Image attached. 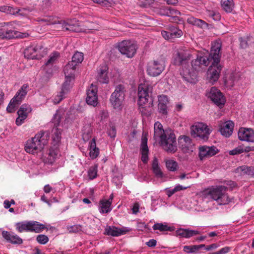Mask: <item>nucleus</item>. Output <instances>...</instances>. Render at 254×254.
Wrapping results in <instances>:
<instances>
[{
	"label": "nucleus",
	"mask_w": 254,
	"mask_h": 254,
	"mask_svg": "<svg viewBox=\"0 0 254 254\" xmlns=\"http://www.w3.org/2000/svg\"><path fill=\"white\" fill-rule=\"evenodd\" d=\"M167 16L171 17L173 20H178L179 18L178 15L181 14V12L178 10L169 6Z\"/></svg>",
	"instance_id": "nucleus-43"
},
{
	"label": "nucleus",
	"mask_w": 254,
	"mask_h": 254,
	"mask_svg": "<svg viewBox=\"0 0 254 254\" xmlns=\"http://www.w3.org/2000/svg\"><path fill=\"white\" fill-rule=\"evenodd\" d=\"M228 188L224 186H213L210 188L208 194L219 205L228 204L230 201L227 193Z\"/></svg>",
	"instance_id": "nucleus-5"
},
{
	"label": "nucleus",
	"mask_w": 254,
	"mask_h": 254,
	"mask_svg": "<svg viewBox=\"0 0 254 254\" xmlns=\"http://www.w3.org/2000/svg\"><path fill=\"white\" fill-rule=\"evenodd\" d=\"M99 154V150L98 148L90 150L89 155L92 159L96 158Z\"/></svg>",
	"instance_id": "nucleus-58"
},
{
	"label": "nucleus",
	"mask_w": 254,
	"mask_h": 254,
	"mask_svg": "<svg viewBox=\"0 0 254 254\" xmlns=\"http://www.w3.org/2000/svg\"><path fill=\"white\" fill-rule=\"evenodd\" d=\"M187 21L188 23L203 28L207 26V24L203 20L193 16H189Z\"/></svg>",
	"instance_id": "nucleus-32"
},
{
	"label": "nucleus",
	"mask_w": 254,
	"mask_h": 254,
	"mask_svg": "<svg viewBox=\"0 0 254 254\" xmlns=\"http://www.w3.org/2000/svg\"><path fill=\"white\" fill-rule=\"evenodd\" d=\"M209 15L215 21H218L221 19V15L218 12L210 11Z\"/></svg>",
	"instance_id": "nucleus-53"
},
{
	"label": "nucleus",
	"mask_w": 254,
	"mask_h": 254,
	"mask_svg": "<svg viewBox=\"0 0 254 254\" xmlns=\"http://www.w3.org/2000/svg\"><path fill=\"white\" fill-rule=\"evenodd\" d=\"M93 2L102 5L107 6L110 4L108 0H93Z\"/></svg>",
	"instance_id": "nucleus-62"
},
{
	"label": "nucleus",
	"mask_w": 254,
	"mask_h": 254,
	"mask_svg": "<svg viewBox=\"0 0 254 254\" xmlns=\"http://www.w3.org/2000/svg\"><path fill=\"white\" fill-rule=\"evenodd\" d=\"M36 240L39 244L45 245L49 241V238L46 235L40 234L37 236Z\"/></svg>",
	"instance_id": "nucleus-48"
},
{
	"label": "nucleus",
	"mask_w": 254,
	"mask_h": 254,
	"mask_svg": "<svg viewBox=\"0 0 254 254\" xmlns=\"http://www.w3.org/2000/svg\"><path fill=\"white\" fill-rule=\"evenodd\" d=\"M60 54L58 52H54L51 54L47 61L43 65L44 70L45 71L47 77H50L53 74V71L55 67L54 64L57 61Z\"/></svg>",
	"instance_id": "nucleus-15"
},
{
	"label": "nucleus",
	"mask_w": 254,
	"mask_h": 254,
	"mask_svg": "<svg viewBox=\"0 0 254 254\" xmlns=\"http://www.w3.org/2000/svg\"><path fill=\"white\" fill-rule=\"evenodd\" d=\"M67 230L69 233H78L81 231L82 226L80 225H74L67 227Z\"/></svg>",
	"instance_id": "nucleus-50"
},
{
	"label": "nucleus",
	"mask_w": 254,
	"mask_h": 254,
	"mask_svg": "<svg viewBox=\"0 0 254 254\" xmlns=\"http://www.w3.org/2000/svg\"><path fill=\"white\" fill-rule=\"evenodd\" d=\"M165 163L167 169L170 171L175 172L179 168L178 164L176 161L170 159L167 160Z\"/></svg>",
	"instance_id": "nucleus-42"
},
{
	"label": "nucleus",
	"mask_w": 254,
	"mask_h": 254,
	"mask_svg": "<svg viewBox=\"0 0 254 254\" xmlns=\"http://www.w3.org/2000/svg\"><path fill=\"white\" fill-rule=\"evenodd\" d=\"M214 52H212V54H214V63H212L210 66L207 71V76L209 81L212 84H214L216 82L219 77L220 73L222 70V66L220 64L221 55L220 54V46L218 44L214 46Z\"/></svg>",
	"instance_id": "nucleus-4"
},
{
	"label": "nucleus",
	"mask_w": 254,
	"mask_h": 254,
	"mask_svg": "<svg viewBox=\"0 0 254 254\" xmlns=\"http://www.w3.org/2000/svg\"><path fill=\"white\" fill-rule=\"evenodd\" d=\"M17 114L18 117L16 119L15 124L17 126H19L24 123V120L27 117L28 114L23 112V110L19 109L17 111Z\"/></svg>",
	"instance_id": "nucleus-38"
},
{
	"label": "nucleus",
	"mask_w": 254,
	"mask_h": 254,
	"mask_svg": "<svg viewBox=\"0 0 254 254\" xmlns=\"http://www.w3.org/2000/svg\"><path fill=\"white\" fill-rule=\"evenodd\" d=\"M58 24H60L64 31H69L71 32H79V28L77 25L72 24L66 22L64 20H59Z\"/></svg>",
	"instance_id": "nucleus-31"
},
{
	"label": "nucleus",
	"mask_w": 254,
	"mask_h": 254,
	"mask_svg": "<svg viewBox=\"0 0 254 254\" xmlns=\"http://www.w3.org/2000/svg\"><path fill=\"white\" fill-rule=\"evenodd\" d=\"M221 3L223 9L226 12L228 13L232 12L234 5L233 0H222Z\"/></svg>",
	"instance_id": "nucleus-39"
},
{
	"label": "nucleus",
	"mask_w": 254,
	"mask_h": 254,
	"mask_svg": "<svg viewBox=\"0 0 254 254\" xmlns=\"http://www.w3.org/2000/svg\"><path fill=\"white\" fill-rule=\"evenodd\" d=\"M234 127V123L228 121L220 126L219 131L223 136L229 137L233 133Z\"/></svg>",
	"instance_id": "nucleus-24"
},
{
	"label": "nucleus",
	"mask_w": 254,
	"mask_h": 254,
	"mask_svg": "<svg viewBox=\"0 0 254 254\" xmlns=\"http://www.w3.org/2000/svg\"><path fill=\"white\" fill-rule=\"evenodd\" d=\"M191 58L190 52L187 50L180 49L177 51L174 56L173 59V64L177 66H182L186 68L184 72L190 74L189 70H188L187 67L189 66V62Z\"/></svg>",
	"instance_id": "nucleus-8"
},
{
	"label": "nucleus",
	"mask_w": 254,
	"mask_h": 254,
	"mask_svg": "<svg viewBox=\"0 0 254 254\" xmlns=\"http://www.w3.org/2000/svg\"><path fill=\"white\" fill-rule=\"evenodd\" d=\"M108 134L111 138H115L116 136V129L115 127L112 126L108 131Z\"/></svg>",
	"instance_id": "nucleus-61"
},
{
	"label": "nucleus",
	"mask_w": 254,
	"mask_h": 254,
	"mask_svg": "<svg viewBox=\"0 0 254 254\" xmlns=\"http://www.w3.org/2000/svg\"><path fill=\"white\" fill-rule=\"evenodd\" d=\"M183 251L187 253H195L198 252L196 245L185 246L183 247Z\"/></svg>",
	"instance_id": "nucleus-46"
},
{
	"label": "nucleus",
	"mask_w": 254,
	"mask_h": 254,
	"mask_svg": "<svg viewBox=\"0 0 254 254\" xmlns=\"http://www.w3.org/2000/svg\"><path fill=\"white\" fill-rule=\"evenodd\" d=\"M157 242L154 239H150L148 242H146L145 244L150 248H154L156 245Z\"/></svg>",
	"instance_id": "nucleus-63"
},
{
	"label": "nucleus",
	"mask_w": 254,
	"mask_h": 254,
	"mask_svg": "<svg viewBox=\"0 0 254 254\" xmlns=\"http://www.w3.org/2000/svg\"><path fill=\"white\" fill-rule=\"evenodd\" d=\"M37 21L45 23L46 25L58 24L59 22L58 18L53 15L46 16L43 18H38Z\"/></svg>",
	"instance_id": "nucleus-35"
},
{
	"label": "nucleus",
	"mask_w": 254,
	"mask_h": 254,
	"mask_svg": "<svg viewBox=\"0 0 254 254\" xmlns=\"http://www.w3.org/2000/svg\"><path fill=\"white\" fill-rule=\"evenodd\" d=\"M75 69L76 66L74 65L68 63L64 69L65 77L74 79Z\"/></svg>",
	"instance_id": "nucleus-33"
},
{
	"label": "nucleus",
	"mask_w": 254,
	"mask_h": 254,
	"mask_svg": "<svg viewBox=\"0 0 254 254\" xmlns=\"http://www.w3.org/2000/svg\"><path fill=\"white\" fill-rule=\"evenodd\" d=\"M108 67L107 65L104 64L100 65L98 69V74L97 80L101 83H108L109 81L108 76Z\"/></svg>",
	"instance_id": "nucleus-23"
},
{
	"label": "nucleus",
	"mask_w": 254,
	"mask_h": 254,
	"mask_svg": "<svg viewBox=\"0 0 254 254\" xmlns=\"http://www.w3.org/2000/svg\"><path fill=\"white\" fill-rule=\"evenodd\" d=\"M154 135L160 138V144L168 152L174 153L177 148L175 135L171 131H164L160 123L157 122L154 125Z\"/></svg>",
	"instance_id": "nucleus-1"
},
{
	"label": "nucleus",
	"mask_w": 254,
	"mask_h": 254,
	"mask_svg": "<svg viewBox=\"0 0 254 254\" xmlns=\"http://www.w3.org/2000/svg\"><path fill=\"white\" fill-rule=\"evenodd\" d=\"M138 108L141 115L144 116H149L152 112L153 100L148 93V88L142 85L138 87Z\"/></svg>",
	"instance_id": "nucleus-2"
},
{
	"label": "nucleus",
	"mask_w": 254,
	"mask_h": 254,
	"mask_svg": "<svg viewBox=\"0 0 254 254\" xmlns=\"http://www.w3.org/2000/svg\"><path fill=\"white\" fill-rule=\"evenodd\" d=\"M218 152L219 150L214 146H202L199 148V157L202 160L204 158L213 156Z\"/></svg>",
	"instance_id": "nucleus-19"
},
{
	"label": "nucleus",
	"mask_w": 254,
	"mask_h": 254,
	"mask_svg": "<svg viewBox=\"0 0 254 254\" xmlns=\"http://www.w3.org/2000/svg\"><path fill=\"white\" fill-rule=\"evenodd\" d=\"M161 34L163 37L166 40H171L172 39L171 35H170V32L168 30V31H162L161 32Z\"/></svg>",
	"instance_id": "nucleus-64"
},
{
	"label": "nucleus",
	"mask_w": 254,
	"mask_h": 254,
	"mask_svg": "<svg viewBox=\"0 0 254 254\" xmlns=\"http://www.w3.org/2000/svg\"><path fill=\"white\" fill-rule=\"evenodd\" d=\"M165 60L161 57L159 59L150 62L148 64L147 71L152 76H157L160 74L165 68Z\"/></svg>",
	"instance_id": "nucleus-11"
},
{
	"label": "nucleus",
	"mask_w": 254,
	"mask_h": 254,
	"mask_svg": "<svg viewBox=\"0 0 254 254\" xmlns=\"http://www.w3.org/2000/svg\"><path fill=\"white\" fill-rule=\"evenodd\" d=\"M28 85L24 84L21 88L17 91L16 95L11 100L9 103L6 110L8 113H13L15 111V109L21 103L22 100L27 93Z\"/></svg>",
	"instance_id": "nucleus-9"
},
{
	"label": "nucleus",
	"mask_w": 254,
	"mask_h": 254,
	"mask_svg": "<svg viewBox=\"0 0 254 254\" xmlns=\"http://www.w3.org/2000/svg\"><path fill=\"white\" fill-rule=\"evenodd\" d=\"M183 142L191 145V140L189 136H184L182 139L179 140V144H182Z\"/></svg>",
	"instance_id": "nucleus-60"
},
{
	"label": "nucleus",
	"mask_w": 254,
	"mask_h": 254,
	"mask_svg": "<svg viewBox=\"0 0 254 254\" xmlns=\"http://www.w3.org/2000/svg\"><path fill=\"white\" fill-rule=\"evenodd\" d=\"M52 3V0H43L41 4L42 9H49L51 7Z\"/></svg>",
	"instance_id": "nucleus-55"
},
{
	"label": "nucleus",
	"mask_w": 254,
	"mask_h": 254,
	"mask_svg": "<svg viewBox=\"0 0 254 254\" xmlns=\"http://www.w3.org/2000/svg\"><path fill=\"white\" fill-rule=\"evenodd\" d=\"M140 151L141 154V160L144 163H146L148 159V148L147 138L146 137H142L141 139Z\"/></svg>",
	"instance_id": "nucleus-29"
},
{
	"label": "nucleus",
	"mask_w": 254,
	"mask_h": 254,
	"mask_svg": "<svg viewBox=\"0 0 254 254\" xmlns=\"http://www.w3.org/2000/svg\"><path fill=\"white\" fill-rule=\"evenodd\" d=\"M83 60V55L82 53L77 52L72 57V61L69 63L74 65L75 66L78 64L81 63Z\"/></svg>",
	"instance_id": "nucleus-40"
},
{
	"label": "nucleus",
	"mask_w": 254,
	"mask_h": 254,
	"mask_svg": "<svg viewBox=\"0 0 254 254\" xmlns=\"http://www.w3.org/2000/svg\"><path fill=\"white\" fill-rule=\"evenodd\" d=\"M153 230H158L161 232L163 231H172L174 230L173 227H169L167 225L163 223H157L154 224L152 227Z\"/></svg>",
	"instance_id": "nucleus-41"
},
{
	"label": "nucleus",
	"mask_w": 254,
	"mask_h": 254,
	"mask_svg": "<svg viewBox=\"0 0 254 254\" xmlns=\"http://www.w3.org/2000/svg\"><path fill=\"white\" fill-rule=\"evenodd\" d=\"M243 153V148L241 147V145H239L238 147L235 148L233 150L229 151V154L230 155H236L240 154Z\"/></svg>",
	"instance_id": "nucleus-51"
},
{
	"label": "nucleus",
	"mask_w": 254,
	"mask_h": 254,
	"mask_svg": "<svg viewBox=\"0 0 254 254\" xmlns=\"http://www.w3.org/2000/svg\"><path fill=\"white\" fill-rule=\"evenodd\" d=\"M167 30L169 31L172 39L179 38L183 35L182 31L176 26L169 25L167 27Z\"/></svg>",
	"instance_id": "nucleus-34"
},
{
	"label": "nucleus",
	"mask_w": 254,
	"mask_h": 254,
	"mask_svg": "<svg viewBox=\"0 0 254 254\" xmlns=\"http://www.w3.org/2000/svg\"><path fill=\"white\" fill-rule=\"evenodd\" d=\"M49 138V133L47 131H41L34 137L27 141L25 145V151L29 153L34 154L41 151L47 144Z\"/></svg>",
	"instance_id": "nucleus-3"
},
{
	"label": "nucleus",
	"mask_w": 254,
	"mask_h": 254,
	"mask_svg": "<svg viewBox=\"0 0 254 254\" xmlns=\"http://www.w3.org/2000/svg\"><path fill=\"white\" fill-rule=\"evenodd\" d=\"M169 6H161L158 11V13L161 15L167 16L168 14Z\"/></svg>",
	"instance_id": "nucleus-57"
},
{
	"label": "nucleus",
	"mask_w": 254,
	"mask_h": 254,
	"mask_svg": "<svg viewBox=\"0 0 254 254\" xmlns=\"http://www.w3.org/2000/svg\"><path fill=\"white\" fill-rule=\"evenodd\" d=\"M98 89L96 86L93 84L87 90L86 102L89 105L96 107L98 104V99L97 95Z\"/></svg>",
	"instance_id": "nucleus-16"
},
{
	"label": "nucleus",
	"mask_w": 254,
	"mask_h": 254,
	"mask_svg": "<svg viewBox=\"0 0 254 254\" xmlns=\"http://www.w3.org/2000/svg\"><path fill=\"white\" fill-rule=\"evenodd\" d=\"M201 64L197 57L195 60H193L191 62L192 68L195 71H198L200 70L201 69Z\"/></svg>",
	"instance_id": "nucleus-47"
},
{
	"label": "nucleus",
	"mask_w": 254,
	"mask_h": 254,
	"mask_svg": "<svg viewBox=\"0 0 254 254\" xmlns=\"http://www.w3.org/2000/svg\"><path fill=\"white\" fill-rule=\"evenodd\" d=\"M59 154L58 146H53L48 150L44 161L45 163L52 164L55 161Z\"/></svg>",
	"instance_id": "nucleus-25"
},
{
	"label": "nucleus",
	"mask_w": 254,
	"mask_h": 254,
	"mask_svg": "<svg viewBox=\"0 0 254 254\" xmlns=\"http://www.w3.org/2000/svg\"><path fill=\"white\" fill-rule=\"evenodd\" d=\"M52 133V144L54 146H59L61 139L62 131L58 127H54Z\"/></svg>",
	"instance_id": "nucleus-36"
},
{
	"label": "nucleus",
	"mask_w": 254,
	"mask_h": 254,
	"mask_svg": "<svg viewBox=\"0 0 254 254\" xmlns=\"http://www.w3.org/2000/svg\"><path fill=\"white\" fill-rule=\"evenodd\" d=\"M118 47L120 53L127 58H132L136 53V45L131 41H123L119 43Z\"/></svg>",
	"instance_id": "nucleus-12"
},
{
	"label": "nucleus",
	"mask_w": 254,
	"mask_h": 254,
	"mask_svg": "<svg viewBox=\"0 0 254 254\" xmlns=\"http://www.w3.org/2000/svg\"><path fill=\"white\" fill-rule=\"evenodd\" d=\"M158 105H167L168 103V98L167 96L161 95L158 96Z\"/></svg>",
	"instance_id": "nucleus-54"
},
{
	"label": "nucleus",
	"mask_w": 254,
	"mask_h": 254,
	"mask_svg": "<svg viewBox=\"0 0 254 254\" xmlns=\"http://www.w3.org/2000/svg\"><path fill=\"white\" fill-rule=\"evenodd\" d=\"M238 135L242 141L254 142V130L251 128H241Z\"/></svg>",
	"instance_id": "nucleus-21"
},
{
	"label": "nucleus",
	"mask_w": 254,
	"mask_h": 254,
	"mask_svg": "<svg viewBox=\"0 0 254 254\" xmlns=\"http://www.w3.org/2000/svg\"><path fill=\"white\" fill-rule=\"evenodd\" d=\"M3 28L0 31V37L5 39H12L17 38L19 34L17 31L12 30L11 28H8L5 27L8 24L4 23Z\"/></svg>",
	"instance_id": "nucleus-26"
},
{
	"label": "nucleus",
	"mask_w": 254,
	"mask_h": 254,
	"mask_svg": "<svg viewBox=\"0 0 254 254\" xmlns=\"http://www.w3.org/2000/svg\"><path fill=\"white\" fill-rule=\"evenodd\" d=\"M0 11L9 14L26 16L28 14L30 10L29 8H22L20 9L18 7H13L10 6L4 5L0 6Z\"/></svg>",
	"instance_id": "nucleus-17"
},
{
	"label": "nucleus",
	"mask_w": 254,
	"mask_h": 254,
	"mask_svg": "<svg viewBox=\"0 0 254 254\" xmlns=\"http://www.w3.org/2000/svg\"><path fill=\"white\" fill-rule=\"evenodd\" d=\"M211 130L205 124L199 123L191 127V134L194 137H198L203 140L208 139Z\"/></svg>",
	"instance_id": "nucleus-10"
},
{
	"label": "nucleus",
	"mask_w": 254,
	"mask_h": 254,
	"mask_svg": "<svg viewBox=\"0 0 254 254\" xmlns=\"http://www.w3.org/2000/svg\"><path fill=\"white\" fill-rule=\"evenodd\" d=\"M61 116L59 114H55L53 119L52 123L54 125V127H57L60 125L61 122Z\"/></svg>",
	"instance_id": "nucleus-52"
},
{
	"label": "nucleus",
	"mask_w": 254,
	"mask_h": 254,
	"mask_svg": "<svg viewBox=\"0 0 254 254\" xmlns=\"http://www.w3.org/2000/svg\"><path fill=\"white\" fill-rule=\"evenodd\" d=\"M158 111L160 113L164 115H167L168 113V107L166 105H158Z\"/></svg>",
	"instance_id": "nucleus-56"
},
{
	"label": "nucleus",
	"mask_w": 254,
	"mask_h": 254,
	"mask_svg": "<svg viewBox=\"0 0 254 254\" xmlns=\"http://www.w3.org/2000/svg\"><path fill=\"white\" fill-rule=\"evenodd\" d=\"M74 79L65 77V81L63 84L61 91L55 97L54 102L55 104L59 103L69 92L73 84Z\"/></svg>",
	"instance_id": "nucleus-14"
},
{
	"label": "nucleus",
	"mask_w": 254,
	"mask_h": 254,
	"mask_svg": "<svg viewBox=\"0 0 254 254\" xmlns=\"http://www.w3.org/2000/svg\"><path fill=\"white\" fill-rule=\"evenodd\" d=\"M218 45L220 46V51L221 49V43L219 42H214L211 47V49L210 51V53L208 54V55H199L197 56L198 58L199 59L200 62L201 64L202 65H204L205 66H208L210 62L213 61L212 63H214V58H213L214 57L213 56V54H212V52H214V50H215L214 48V46H216V45Z\"/></svg>",
	"instance_id": "nucleus-20"
},
{
	"label": "nucleus",
	"mask_w": 254,
	"mask_h": 254,
	"mask_svg": "<svg viewBox=\"0 0 254 254\" xmlns=\"http://www.w3.org/2000/svg\"><path fill=\"white\" fill-rule=\"evenodd\" d=\"M16 229L19 233L24 231L39 233L46 228L44 225L35 221H25L16 223Z\"/></svg>",
	"instance_id": "nucleus-6"
},
{
	"label": "nucleus",
	"mask_w": 254,
	"mask_h": 254,
	"mask_svg": "<svg viewBox=\"0 0 254 254\" xmlns=\"http://www.w3.org/2000/svg\"><path fill=\"white\" fill-rule=\"evenodd\" d=\"M97 169L96 167H91L88 172V175L90 180H93L97 177Z\"/></svg>",
	"instance_id": "nucleus-49"
},
{
	"label": "nucleus",
	"mask_w": 254,
	"mask_h": 254,
	"mask_svg": "<svg viewBox=\"0 0 254 254\" xmlns=\"http://www.w3.org/2000/svg\"><path fill=\"white\" fill-rule=\"evenodd\" d=\"M111 200L101 199L99 202L98 210L100 213H108L112 210Z\"/></svg>",
	"instance_id": "nucleus-30"
},
{
	"label": "nucleus",
	"mask_w": 254,
	"mask_h": 254,
	"mask_svg": "<svg viewBox=\"0 0 254 254\" xmlns=\"http://www.w3.org/2000/svg\"><path fill=\"white\" fill-rule=\"evenodd\" d=\"M1 235L5 240L11 244L20 245L23 243L22 239L13 232L3 231Z\"/></svg>",
	"instance_id": "nucleus-22"
},
{
	"label": "nucleus",
	"mask_w": 254,
	"mask_h": 254,
	"mask_svg": "<svg viewBox=\"0 0 254 254\" xmlns=\"http://www.w3.org/2000/svg\"><path fill=\"white\" fill-rule=\"evenodd\" d=\"M82 138L84 141L88 140L91 136L92 129L91 127L87 126L84 127L83 130Z\"/></svg>",
	"instance_id": "nucleus-44"
},
{
	"label": "nucleus",
	"mask_w": 254,
	"mask_h": 254,
	"mask_svg": "<svg viewBox=\"0 0 254 254\" xmlns=\"http://www.w3.org/2000/svg\"><path fill=\"white\" fill-rule=\"evenodd\" d=\"M125 92L126 89L123 85L119 84L116 86L110 98V103L114 109L118 110L122 109L125 100Z\"/></svg>",
	"instance_id": "nucleus-7"
},
{
	"label": "nucleus",
	"mask_w": 254,
	"mask_h": 254,
	"mask_svg": "<svg viewBox=\"0 0 254 254\" xmlns=\"http://www.w3.org/2000/svg\"><path fill=\"white\" fill-rule=\"evenodd\" d=\"M240 169L244 174L254 177V167L243 166L240 167Z\"/></svg>",
	"instance_id": "nucleus-45"
},
{
	"label": "nucleus",
	"mask_w": 254,
	"mask_h": 254,
	"mask_svg": "<svg viewBox=\"0 0 254 254\" xmlns=\"http://www.w3.org/2000/svg\"><path fill=\"white\" fill-rule=\"evenodd\" d=\"M223 183L227 186L229 187L232 190L237 187V184L235 182L231 180H225L223 181Z\"/></svg>",
	"instance_id": "nucleus-59"
},
{
	"label": "nucleus",
	"mask_w": 254,
	"mask_h": 254,
	"mask_svg": "<svg viewBox=\"0 0 254 254\" xmlns=\"http://www.w3.org/2000/svg\"><path fill=\"white\" fill-rule=\"evenodd\" d=\"M208 98L219 108H222L226 100L220 90L215 87H212L210 91L207 93Z\"/></svg>",
	"instance_id": "nucleus-13"
},
{
	"label": "nucleus",
	"mask_w": 254,
	"mask_h": 254,
	"mask_svg": "<svg viewBox=\"0 0 254 254\" xmlns=\"http://www.w3.org/2000/svg\"><path fill=\"white\" fill-rule=\"evenodd\" d=\"M41 46H30L27 48L24 52V57L29 59H37V53L41 49Z\"/></svg>",
	"instance_id": "nucleus-28"
},
{
	"label": "nucleus",
	"mask_w": 254,
	"mask_h": 254,
	"mask_svg": "<svg viewBox=\"0 0 254 254\" xmlns=\"http://www.w3.org/2000/svg\"><path fill=\"white\" fill-rule=\"evenodd\" d=\"M152 169L153 173L158 178L163 177V173L161 171L158 164V161L156 157H154L152 164Z\"/></svg>",
	"instance_id": "nucleus-37"
},
{
	"label": "nucleus",
	"mask_w": 254,
	"mask_h": 254,
	"mask_svg": "<svg viewBox=\"0 0 254 254\" xmlns=\"http://www.w3.org/2000/svg\"><path fill=\"white\" fill-rule=\"evenodd\" d=\"M200 232L197 230H190L189 229H184L180 228L176 231L177 236L187 239L200 234Z\"/></svg>",
	"instance_id": "nucleus-27"
},
{
	"label": "nucleus",
	"mask_w": 254,
	"mask_h": 254,
	"mask_svg": "<svg viewBox=\"0 0 254 254\" xmlns=\"http://www.w3.org/2000/svg\"><path fill=\"white\" fill-rule=\"evenodd\" d=\"M131 229L130 228L123 227L121 228L116 227L114 226H107L105 228L104 234L113 237H118L119 236L126 234L130 232Z\"/></svg>",
	"instance_id": "nucleus-18"
}]
</instances>
